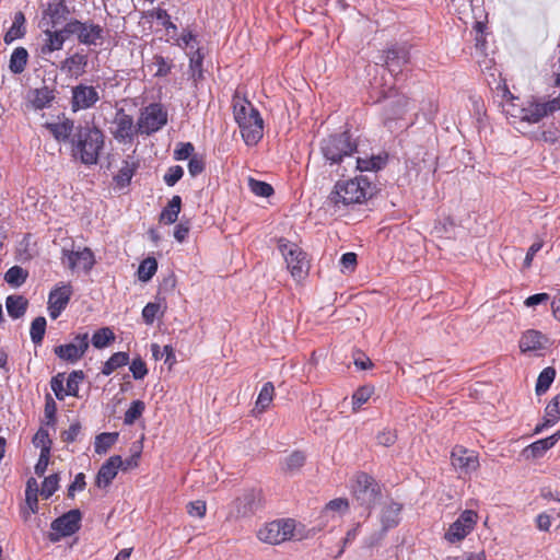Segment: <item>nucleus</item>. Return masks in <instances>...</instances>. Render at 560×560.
Wrapping results in <instances>:
<instances>
[{"label": "nucleus", "mask_w": 560, "mask_h": 560, "mask_svg": "<svg viewBox=\"0 0 560 560\" xmlns=\"http://www.w3.org/2000/svg\"><path fill=\"white\" fill-rule=\"evenodd\" d=\"M234 118L244 142L256 145L264 136V120L259 110L246 98H234Z\"/></svg>", "instance_id": "obj_1"}, {"label": "nucleus", "mask_w": 560, "mask_h": 560, "mask_svg": "<svg viewBox=\"0 0 560 560\" xmlns=\"http://www.w3.org/2000/svg\"><path fill=\"white\" fill-rule=\"evenodd\" d=\"M103 147L104 135L98 128L80 126L72 139V155L85 165H94Z\"/></svg>", "instance_id": "obj_2"}, {"label": "nucleus", "mask_w": 560, "mask_h": 560, "mask_svg": "<svg viewBox=\"0 0 560 560\" xmlns=\"http://www.w3.org/2000/svg\"><path fill=\"white\" fill-rule=\"evenodd\" d=\"M371 183L364 176L338 180L328 199L337 208L363 203L371 196Z\"/></svg>", "instance_id": "obj_3"}, {"label": "nucleus", "mask_w": 560, "mask_h": 560, "mask_svg": "<svg viewBox=\"0 0 560 560\" xmlns=\"http://www.w3.org/2000/svg\"><path fill=\"white\" fill-rule=\"evenodd\" d=\"M350 489L354 500L366 509H371L381 497V486L365 472H358L353 476Z\"/></svg>", "instance_id": "obj_4"}, {"label": "nucleus", "mask_w": 560, "mask_h": 560, "mask_svg": "<svg viewBox=\"0 0 560 560\" xmlns=\"http://www.w3.org/2000/svg\"><path fill=\"white\" fill-rule=\"evenodd\" d=\"M320 149L324 158L330 164H337L343 158L350 156L357 150V145L351 141L348 132H342L324 139Z\"/></svg>", "instance_id": "obj_5"}, {"label": "nucleus", "mask_w": 560, "mask_h": 560, "mask_svg": "<svg viewBox=\"0 0 560 560\" xmlns=\"http://www.w3.org/2000/svg\"><path fill=\"white\" fill-rule=\"evenodd\" d=\"M295 521L291 518L276 520L266 523L257 532L260 541L269 545H279L294 537Z\"/></svg>", "instance_id": "obj_6"}, {"label": "nucleus", "mask_w": 560, "mask_h": 560, "mask_svg": "<svg viewBox=\"0 0 560 560\" xmlns=\"http://www.w3.org/2000/svg\"><path fill=\"white\" fill-rule=\"evenodd\" d=\"M279 249L285 260L287 267L294 279L304 278L310 268L306 254L294 243L284 242L279 243Z\"/></svg>", "instance_id": "obj_7"}, {"label": "nucleus", "mask_w": 560, "mask_h": 560, "mask_svg": "<svg viewBox=\"0 0 560 560\" xmlns=\"http://www.w3.org/2000/svg\"><path fill=\"white\" fill-rule=\"evenodd\" d=\"M65 32L68 35H77L78 40L88 46L101 45L104 39V28L92 22L70 20L65 25Z\"/></svg>", "instance_id": "obj_8"}, {"label": "nucleus", "mask_w": 560, "mask_h": 560, "mask_svg": "<svg viewBox=\"0 0 560 560\" xmlns=\"http://www.w3.org/2000/svg\"><path fill=\"white\" fill-rule=\"evenodd\" d=\"M167 124V112L162 104L153 103L144 107L138 119L140 133L151 135Z\"/></svg>", "instance_id": "obj_9"}, {"label": "nucleus", "mask_w": 560, "mask_h": 560, "mask_svg": "<svg viewBox=\"0 0 560 560\" xmlns=\"http://www.w3.org/2000/svg\"><path fill=\"white\" fill-rule=\"evenodd\" d=\"M477 522V512L472 510L463 511L444 534L445 540L451 544L464 540L475 529Z\"/></svg>", "instance_id": "obj_10"}, {"label": "nucleus", "mask_w": 560, "mask_h": 560, "mask_svg": "<svg viewBox=\"0 0 560 560\" xmlns=\"http://www.w3.org/2000/svg\"><path fill=\"white\" fill-rule=\"evenodd\" d=\"M81 512L78 509L70 510L51 523L49 540L59 541L62 537L71 536L80 529Z\"/></svg>", "instance_id": "obj_11"}, {"label": "nucleus", "mask_w": 560, "mask_h": 560, "mask_svg": "<svg viewBox=\"0 0 560 560\" xmlns=\"http://www.w3.org/2000/svg\"><path fill=\"white\" fill-rule=\"evenodd\" d=\"M89 345V334H78L70 342L55 347L54 352L60 360L73 364L83 358Z\"/></svg>", "instance_id": "obj_12"}, {"label": "nucleus", "mask_w": 560, "mask_h": 560, "mask_svg": "<svg viewBox=\"0 0 560 560\" xmlns=\"http://www.w3.org/2000/svg\"><path fill=\"white\" fill-rule=\"evenodd\" d=\"M382 60L386 70L393 75L397 77L409 63L410 52L405 45H393L383 51Z\"/></svg>", "instance_id": "obj_13"}, {"label": "nucleus", "mask_w": 560, "mask_h": 560, "mask_svg": "<svg viewBox=\"0 0 560 560\" xmlns=\"http://www.w3.org/2000/svg\"><path fill=\"white\" fill-rule=\"evenodd\" d=\"M62 262L72 271L89 272L95 264V257L93 252L88 247L80 250L63 249Z\"/></svg>", "instance_id": "obj_14"}, {"label": "nucleus", "mask_w": 560, "mask_h": 560, "mask_svg": "<svg viewBox=\"0 0 560 560\" xmlns=\"http://www.w3.org/2000/svg\"><path fill=\"white\" fill-rule=\"evenodd\" d=\"M97 90L92 85L79 84L71 90V108L73 112L90 109L100 101Z\"/></svg>", "instance_id": "obj_15"}, {"label": "nucleus", "mask_w": 560, "mask_h": 560, "mask_svg": "<svg viewBox=\"0 0 560 560\" xmlns=\"http://www.w3.org/2000/svg\"><path fill=\"white\" fill-rule=\"evenodd\" d=\"M452 465L459 474L469 475L479 467L478 456L475 451L455 446L451 454Z\"/></svg>", "instance_id": "obj_16"}, {"label": "nucleus", "mask_w": 560, "mask_h": 560, "mask_svg": "<svg viewBox=\"0 0 560 560\" xmlns=\"http://www.w3.org/2000/svg\"><path fill=\"white\" fill-rule=\"evenodd\" d=\"M67 32H65V27L61 30H46L43 33V38L38 47V55L43 59H48V57L55 52L62 49L65 42L67 39Z\"/></svg>", "instance_id": "obj_17"}, {"label": "nucleus", "mask_w": 560, "mask_h": 560, "mask_svg": "<svg viewBox=\"0 0 560 560\" xmlns=\"http://www.w3.org/2000/svg\"><path fill=\"white\" fill-rule=\"evenodd\" d=\"M72 295V288L70 284H62L55 288L48 296V312L52 319L60 316L62 311L67 307Z\"/></svg>", "instance_id": "obj_18"}, {"label": "nucleus", "mask_w": 560, "mask_h": 560, "mask_svg": "<svg viewBox=\"0 0 560 560\" xmlns=\"http://www.w3.org/2000/svg\"><path fill=\"white\" fill-rule=\"evenodd\" d=\"M114 137L119 141L131 140L135 136L133 118L120 108L117 110L114 121Z\"/></svg>", "instance_id": "obj_19"}, {"label": "nucleus", "mask_w": 560, "mask_h": 560, "mask_svg": "<svg viewBox=\"0 0 560 560\" xmlns=\"http://www.w3.org/2000/svg\"><path fill=\"white\" fill-rule=\"evenodd\" d=\"M124 460L119 455L109 457L100 468L96 476V486L98 488H106L115 479L118 469L122 467Z\"/></svg>", "instance_id": "obj_20"}, {"label": "nucleus", "mask_w": 560, "mask_h": 560, "mask_svg": "<svg viewBox=\"0 0 560 560\" xmlns=\"http://www.w3.org/2000/svg\"><path fill=\"white\" fill-rule=\"evenodd\" d=\"M409 100L406 95H396L394 100L386 103L384 110V124L392 128V122L401 119L408 110Z\"/></svg>", "instance_id": "obj_21"}, {"label": "nucleus", "mask_w": 560, "mask_h": 560, "mask_svg": "<svg viewBox=\"0 0 560 560\" xmlns=\"http://www.w3.org/2000/svg\"><path fill=\"white\" fill-rule=\"evenodd\" d=\"M560 440V430L555 432L552 435L540 439L523 450V456L527 459L529 458H539L544 456V454L549 451L551 447L556 445V443Z\"/></svg>", "instance_id": "obj_22"}, {"label": "nucleus", "mask_w": 560, "mask_h": 560, "mask_svg": "<svg viewBox=\"0 0 560 560\" xmlns=\"http://www.w3.org/2000/svg\"><path fill=\"white\" fill-rule=\"evenodd\" d=\"M86 66L88 56L82 52H75L61 62L60 70L70 77L79 78L85 73Z\"/></svg>", "instance_id": "obj_23"}, {"label": "nucleus", "mask_w": 560, "mask_h": 560, "mask_svg": "<svg viewBox=\"0 0 560 560\" xmlns=\"http://www.w3.org/2000/svg\"><path fill=\"white\" fill-rule=\"evenodd\" d=\"M68 14L69 10L65 0H48L44 15L49 18L54 28L65 22Z\"/></svg>", "instance_id": "obj_24"}, {"label": "nucleus", "mask_w": 560, "mask_h": 560, "mask_svg": "<svg viewBox=\"0 0 560 560\" xmlns=\"http://www.w3.org/2000/svg\"><path fill=\"white\" fill-rule=\"evenodd\" d=\"M546 340V337L540 331L529 329L522 335L520 349L522 352L537 351L544 348Z\"/></svg>", "instance_id": "obj_25"}, {"label": "nucleus", "mask_w": 560, "mask_h": 560, "mask_svg": "<svg viewBox=\"0 0 560 560\" xmlns=\"http://www.w3.org/2000/svg\"><path fill=\"white\" fill-rule=\"evenodd\" d=\"M560 419V392L551 399L545 409L544 422L537 424L535 433H540L545 428L551 427Z\"/></svg>", "instance_id": "obj_26"}, {"label": "nucleus", "mask_w": 560, "mask_h": 560, "mask_svg": "<svg viewBox=\"0 0 560 560\" xmlns=\"http://www.w3.org/2000/svg\"><path fill=\"white\" fill-rule=\"evenodd\" d=\"M401 505L396 502L385 504L381 513V522L384 530L393 528L399 524Z\"/></svg>", "instance_id": "obj_27"}, {"label": "nucleus", "mask_w": 560, "mask_h": 560, "mask_svg": "<svg viewBox=\"0 0 560 560\" xmlns=\"http://www.w3.org/2000/svg\"><path fill=\"white\" fill-rule=\"evenodd\" d=\"M47 129L51 132L58 141H68L74 130V122L71 119L65 118L58 122L47 124Z\"/></svg>", "instance_id": "obj_28"}, {"label": "nucleus", "mask_w": 560, "mask_h": 560, "mask_svg": "<svg viewBox=\"0 0 560 560\" xmlns=\"http://www.w3.org/2000/svg\"><path fill=\"white\" fill-rule=\"evenodd\" d=\"M25 16L21 11H19L14 14L12 25L4 35L5 44H11L16 39L22 38L25 35Z\"/></svg>", "instance_id": "obj_29"}, {"label": "nucleus", "mask_w": 560, "mask_h": 560, "mask_svg": "<svg viewBox=\"0 0 560 560\" xmlns=\"http://www.w3.org/2000/svg\"><path fill=\"white\" fill-rule=\"evenodd\" d=\"M28 301L22 295H9L5 300L7 311L10 317L18 319L27 310Z\"/></svg>", "instance_id": "obj_30"}, {"label": "nucleus", "mask_w": 560, "mask_h": 560, "mask_svg": "<svg viewBox=\"0 0 560 560\" xmlns=\"http://www.w3.org/2000/svg\"><path fill=\"white\" fill-rule=\"evenodd\" d=\"M28 61V52L24 47L15 48L10 57L9 69L14 74L22 73Z\"/></svg>", "instance_id": "obj_31"}, {"label": "nucleus", "mask_w": 560, "mask_h": 560, "mask_svg": "<svg viewBox=\"0 0 560 560\" xmlns=\"http://www.w3.org/2000/svg\"><path fill=\"white\" fill-rule=\"evenodd\" d=\"M180 207L182 198L177 195L173 196L167 206L162 210L160 221L166 224L175 223L180 212Z\"/></svg>", "instance_id": "obj_32"}, {"label": "nucleus", "mask_w": 560, "mask_h": 560, "mask_svg": "<svg viewBox=\"0 0 560 560\" xmlns=\"http://www.w3.org/2000/svg\"><path fill=\"white\" fill-rule=\"evenodd\" d=\"M55 98L54 90L48 86L36 89L32 93L31 103L36 109H43L50 106Z\"/></svg>", "instance_id": "obj_33"}, {"label": "nucleus", "mask_w": 560, "mask_h": 560, "mask_svg": "<svg viewBox=\"0 0 560 560\" xmlns=\"http://www.w3.org/2000/svg\"><path fill=\"white\" fill-rule=\"evenodd\" d=\"M187 56L189 57V71L191 73V78L197 81L202 78V62H203V54L200 48H196L194 51H187Z\"/></svg>", "instance_id": "obj_34"}, {"label": "nucleus", "mask_w": 560, "mask_h": 560, "mask_svg": "<svg viewBox=\"0 0 560 560\" xmlns=\"http://www.w3.org/2000/svg\"><path fill=\"white\" fill-rule=\"evenodd\" d=\"M556 377V370L551 366L545 368L538 375L537 382H536V394L542 395L545 394L549 387L551 386L552 382Z\"/></svg>", "instance_id": "obj_35"}, {"label": "nucleus", "mask_w": 560, "mask_h": 560, "mask_svg": "<svg viewBox=\"0 0 560 560\" xmlns=\"http://www.w3.org/2000/svg\"><path fill=\"white\" fill-rule=\"evenodd\" d=\"M275 395V386L271 382L262 385L256 400V408L261 412L265 411L271 404Z\"/></svg>", "instance_id": "obj_36"}, {"label": "nucleus", "mask_w": 560, "mask_h": 560, "mask_svg": "<svg viewBox=\"0 0 560 560\" xmlns=\"http://www.w3.org/2000/svg\"><path fill=\"white\" fill-rule=\"evenodd\" d=\"M158 270V261L153 257L143 259L138 268V278L143 282H148L152 279Z\"/></svg>", "instance_id": "obj_37"}, {"label": "nucleus", "mask_w": 560, "mask_h": 560, "mask_svg": "<svg viewBox=\"0 0 560 560\" xmlns=\"http://www.w3.org/2000/svg\"><path fill=\"white\" fill-rule=\"evenodd\" d=\"M25 501L32 513L38 510V486L34 478H30L26 483Z\"/></svg>", "instance_id": "obj_38"}, {"label": "nucleus", "mask_w": 560, "mask_h": 560, "mask_svg": "<svg viewBox=\"0 0 560 560\" xmlns=\"http://www.w3.org/2000/svg\"><path fill=\"white\" fill-rule=\"evenodd\" d=\"M46 331V319L43 316L36 317L32 324L30 329L31 340L35 346H39L43 342L44 336Z\"/></svg>", "instance_id": "obj_39"}, {"label": "nucleus", "mask_w": 560, "mask_h": 560, "mask_svg": "<svg viewBox=\"0 0 560 560\" xmlns=\"http://www.w3.org/2000/svg\"><path fill=\"white\" fill-rule=\"evenodd\" d=\"M115 335L113 330L108 327L101 328L96 330L92 338L91 342L92 345L97 349H103L107 347L112 341H114Z\"/></svg>", "instance_id": "obj_40"}, {"label": "nucleus", "mask_w": 560, "mask_h": 560, "mask_svg": "<svg viewBox=\"0 0 560 560\" xmlns=\"http://www.w3.org/2000/svg\"><path fill=\"white\" fill-rule=\"evenodd\" d=\"M117 439L118 433H101L95 439V453L105 454L116 443Z\"/></svg>", "instance_id": "obj_41"}, {"label": "nucleus", "mask_w": 560, "mask_h": 560, "mask_svg": "<svg viewBox=\"0 0 560 560\" xmlns=\"http://www.w3.org/2000/svg\"><path fill=\"white\" fill-rule=\"evenodd\" d=\"M386 159L380 155L371 156L369 159L359 158L357 160V168L361 172L378 171L384 167Z\"/></svg>", "instance_id": "obj_42"}, {"label": "nucleus", "mask_w": 560, "mask_h": 560, "mask_svg": "<svg viewBox=\"0 0 560 560\" xmlns=\"http://www.w3.org/2000/svg\"><path fill=\"white\" fill-rule=\"evenodd\" d=\"M27 278V271L20 266L11 267L4 275V280L12 287H21Z\"/></svg>", "instance_id": "obj_43"}, {"label": "nucleus", "mask_w": 560, "mask_h": 560, "mask_svg": "<svg viewBox=\"0 0 560 560\" xmlns=\"http://www.w3.org/2000/svg\"><path fill=\"white\" fill-rule=\"evenodd\" d=\"M145 405L142 400H133L124 416V423L127 425L133 424L143 413Z\"/></svg>", "instance_id": "obj_44"}, {"label": "nucleus", "mask_w": 560, "mask_h": 560, "mask_svg": "<svg viewBox=\"0 0 560 560\" xmlns=\"http://www.w3.org/2000/svg\"><path fill=\"white\" fill-rule=\"evenodd\" d=\"M305 459L303 452L295 451L283 459L282 468L290 472L299 470L304 465Z\"/></svg>", "instance_id": "obj_45"}, {"label": "nucleus", "mask_w": 560, "mask_h": 560, "mask_svg": "<svg viewBox=\"0 0 560 560\" xmlns=\"http://www.w3.org/2000/svg\"><path fill=\"white\" fill-rule=\"evenodd\" d=\"M151 351L155 360H160L163 357H165V363L168 364L170 366L176 363L174 349L170 345H166L163 347V349H161L159 345L152 343Z\"/></svg>", "instance_id": "obj_46"}, {"label": "nucleus", "mask_w": 560, "mask_h": 560, "mask_svg": "<svg viewBox=\"0 0 560 560\" xmlns=\"http://www.w3.org/2000/svg\"><path fill=\"white\" fill-rule=\"evenodd\" d=\"M164 308L161 303L150 302L142 310V318L147 325H152L159 316H163Z\"/></svg>", "instance_id": "obj_47"}, {"label": "nucleus", "mask_w": 560, "mask_h": 560, "mask_svg": "<svg viewBox=\"0 0 560 560\" xmlns=\"http://www.w3.org/2000/svg\"><path fill=\"white\" fill-rule=\"evenodd\" d=\"M135 173V167L132 164H130L128 161H124L122 166L118 171V173L114 176L115 183L120 186L125 187L129 185L132 176Z\"/></svg>", "instance_id": "obj_48"}, {"label": "nucleus", "mask_w": 560, "mask_h": 560, "mask_svg": "<svg viewBox=\"0 0 560 560\" xmlns=\"http://www.w3.org/2000/svg\"><path fill=\"white\" fill-rule=\"evenodd\" d=\"M84 380V373L81 370L72 371L67 378V393L69 396H78L79 386Z\"/></svg>", "instance_id": "obj_49"}, {"label": "nucleus", "mask_w": 560, "mask_h": 560, "mask_svg": "<svg viewBox=\"0 0 560 560\" xmlns=\"http://www.w3.org/2000/svg\"><path fill=\"white\" fill-rule=\"evenodd\" d=\"M177 45L187 51H194L196 48H200L196 35L187 30L183 31L177 39Z\"/></svg>", "instance_id": "obj_50"}, {"label": "nucleus", "mask_w": 560, "mask_h": 560, "mask_svg": "<svg viewBox=\"0 0 560 560\" xmlns=\"http://www.w3.org/2000/svg\"><path fill=\"white\" fill-rule=\"evenodd\" d=\"M33 444L40 448V453H50L51 441L47 430L39 429L33 438Z\"/></svg>", "instance_id": "obj_51"}, {"label": "nucleus", "mask_w": 560, "mask_h": 560, "mask_svg": "<svg viewBox=\"0 0 560 560\" xmlns=\"http://www.w3.org/2000/svg\"><path fill=\"white\" fill-rule=\"evenodd\" d=\"M59 477L57 474L46 477L42 485L40 494L45 499L50 498L58 489Z\"/></svg>", "instance_id": "obj_52"}, {"label": "nucleus", "mask_w": 560, "mask_h": 560, "mask_svg": "<svg viewBox=\"0 0 560 560\" xmlns=\"http://www.w3.org/2000/svg\"><path fill=\"white\" fill-rule=\"evenodd\" d=\"M249 187L250 190L259 197H270L273 194V188L268 183L256 180L250 178L249 179Z\"/></svg>", "instance_id": "obj_53"}, {"label": "nucleus", "mask_w": 560, "mask_h": 560, "mask_svg": "<svg viewBox=\"0 0 560 560\" xmlns=\"http://www.w3.org/2000/svg\"><path fill=\"white\" fill-rule=\"evenodd\" d=\"M65 375L62 373L57 374L50 381V387L57 399L62 400L66 396H69L67 393V387L65 388Z\"/></svg>", "instance_id": "obj_54"}, {"label": "nucleus", "mask_w": 560, "mask_h": 560, "mask_svg": "<svg viewBox=\"0 0 560 560\" xmlns=\"http://www.w3.org/2000/svg\"><path fill=\"white\" fill-rule=\"evenodd\" d=\"M372 393L373 389L369 386H363L357 389L352 395L353 410L359 409L363 404H365L370 399Z\"/></svg>", "instance_id": "obj_55"}, {"label": "nucleus", "mask_w": 560, "mask_h": 560, "mask_svg": "<svg viewBox=\"0 0 560 560\" xmlns=\"http://www.w3.org/2000/svg\"><path fill=\"white\" fill-rule=\"evenodd\" d=\"M153 66L156 67L155 77H166L171 72L173 63L163 56L156 55L153 58Z\"/></svg>", "instance_id": "obj_56"}, {"label": "nucleus", "mask_w": 560, "mask_h": 560, "mask_svg": "<svg viewBox=\"0 0 560 560\" xmlns=\"http://www.w3.org/2000/svg\"><path fill=\"white\" fill-rule=\"evenodd\" d=\"M195 147L190 142H179L174 150V159L176 161H184L194 155Z\"/></svg>", "instance_id": "obj_57"}, {"label": "nucleus", "mask_w": 560, "mask_h": 560, "mask_svg": "<svg viewBox=\"0 0 560 560\" xmlns=\"http://www.w3.org/2000/svg\"><path fill=\"white\" fill-rule=\"evenodd\" d=\"M129 370L135 380H143L148 374L147 364L141 358L133 359L130 363Z\"/></svg>", "instance_id": "obj_58"}, {"label": "nucleus", "mask_w": 560, "mask_h": 560, "mask_svg": "<svg viewBox=\"0 0 560 560\" xmlns=\"http://www.w3.org/2000/svg\"><path fill=\"white\" fill-rule=\"evenodd\" d=\"M183 167L179 165H174L166 171L163 179L167 186L173 187L183 177Z\"/></svg>", "instance_id": "obj_59"}, {"label": "nucleus", "mask_w": 560, "mask_h": 560, "mask_svg": "<svg viewBox=\"0 0 560 560\" xmlns=\"http://www.w3.org/2000/svg\"><path fill=\"white\" fill-rule=\"evenodd\" d=\"M207 504L202 500L191 501L187 504V513L190 516L202 518L206 515Z\"/></svg>", "instance_id": "obj_60"}, {"label": "nucleus", "mask_w": 560, "mask_h": 560, "mask_svg": "<svg viewBox=\"0 0 560 560\" xmlns=\"http://www.w3.org/2000/svg\"><path fill=\"white\" fill-rule=\"evenodd\" d=\"M537 139L549 144H555L560 140V130L553 126H550L549 128L541 131Z\"/></svg>", "instance_id": "obj_61"}, {"label": "nucleus", "mask_w": 560, "mask_h": 560, "mask_svg": "<svg viewBox=\"0 0 560 560\" xmlns=\"http://www.w3.org/2000/svg\"><path fill=\"white\" fill-rule=\"evenodd\" d=\"M45 417L47 419V424H54L56 421V411L57 405L54 398L48 394L45 399Z\"/></svg>", "instance_id": "obj_62"}, {"label": "nucleus", "mask_w": 560, "mask_h": 560, "mask_svg": "<svg viewBox=\"0 0 560 560\" xmlns=\"http://www.w3.org/2000/svg\"><path fill=\"white\" fill-rule=\"evenodd\" d=\"M205 170V161L201 156L192 155L188 162V172L192 177L201 174Z\"/></svg>", "instance_id": "obj_63"}, {"label": "nucleus", "mask_w": 560, "mask_h": 560, "mask_svg": "<svg viewBox=\"0 0 560 560\" xmlns=\"http://www.w3.org/2000/svg\"><path fill=\"white\" fill-rule=\"evenodd\" d=\"M348 508H349V503H348L347 499L337 498L327 503L325 511L326 512L332 511V512L345 513V512H347Z\"/></svg>", "instance_id": "obj_64"}]
</instances>
